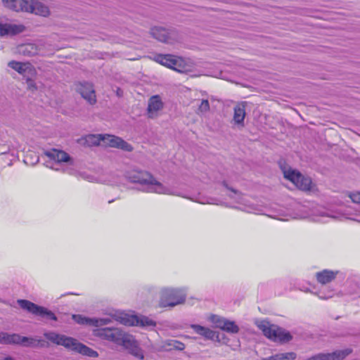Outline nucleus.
Here are the masks:
<instances>
[{
    "instance_id": "obj_1",
    "label": "nucleus",
    "mask_w": 360,
    "mask_h": 360,
    "mask_svg": "<svg viewBox=\"0 0 360 360\" xmlns=\"http://www.w3.org/2000/svg\"><path fill=\"white\" fill-rule=\"evenodd\" d=\"M126 177L131 183L144 186L146 187L144 191L146 192L176 195L172 192L170 188L165 187L151 174L146 171L133 169L127 172Z\"/></svg>"
},
{
    "instance_id": "obj_2",
    "label": "nucleus",
    "mask_w": 360,
    "mask_h": 360,
    "mask_svg": "<svg viewBox=\"0 0 360 360\" xmlns=\"http://www.w3.org/2000/svg\"><path fill=\"white\" fill-rule=\"evenodd\" d=\"M259 328L264 335L270 340L282 343L290 341L292 336L289 332L271 324L269 321H262L258 324Z\"/></svg>"
},
{
    "instance_id": "obj_3",
    "label": "nucleus",
    "mask_w": 360,
    "mask_h": 360,
    "mask_svg": "<svg viewBox=\"0 0 360 360\" xmlns=\"http://www.w3.org/2000/svg\"><path fill=\"white\" fill-rule=\"evenodd\" d=\"M94 335L102 340L111 342L119 346H123L130 335L118 328L109 327L96 330Z\"/></svg>"
},
{
    "instance_id": "obj_4",
    "label": "nucleus",
    "mask_w": 360,
    "mask_h": 360,
    "mask_svg": "<svg viewBox=\"0 0 360 360\" xmlns=\"http://www.w3.org/2000/svg\"><path fill=\"white\" fill-rule=\"evenodd\" d=\"M186 293L181 289L165 288L162 290L160 304L162 307H174L186 300Z\"/></svg>"
},
{
    "instance_id": "obj_5",
    "label": "nucleus",
    "mask_w": 360,
    "mask_h": 360,
    "mask_svg": "<svg viewBox=\"0 0 360 360\" xmlns=\"http://www.w3.org/2000/svg\"><path fill=\"white\" fill-rule=\"evenodd\" d=\"M18 305L24 310L48 320L57 321L56 316L47 308L39 306L27 300H18Z\"/></svg>"
},
{
    "instance_id": "obj_6",
    "label": "nucleus",
    "mask_w": 360,
    "mask_h": 360,
    "mask_svg": "<svg viewBox=\"0 0 360 360\" xmlns=\"http://www.w3.org/2000/svg\"><path fill=\"white\" fill-rule=\"evenodd\" d=\"M39 340L32 338L21 336L19 334H9L6 332H0V344L36 347L39 345Z\"/></svg>"
},
{
    "instance_id": "obj_7",
    "label": "nucleus",
    "mask_w": 360,
    "mask_h": 360,
    "mask_svg": "<svg viewBox=\"0 0 360 360\" xmlns=\"http://www.w3.org/2000/svg\"><path fill=\"white\" fill-rule=\"evenodd\" d=\"M284 177L292 181L300 190L309 191L311 188V179L303 176L297 171L291 169L285 171Z\"/></svg>"
},
{
    "instance_id": "obj_8",
    "label": "nucleus",
    "mask_w": 360,
    "mask_h": 360,
    "mask_svg": "<svg viewBox=\"0 0 360 360\" xmlns=\"http://www.w3.org/2000/svg\"><path fill=\"white\" fill-rule=\"evenodd\" d=\"M121 323L125 326H139L142 327H155L156 322L147 316L136 315H127L119 316L117 319Z\"/></svg>"
},
{
    "instance_id": "obj_9",
    "label": "nucleus",
    "mask_w": 360,
    "mask_h": 360,
    "mask_svg": "<svg viewBox=\"0 0 360 360\" xmlns=\"http://www.w3.org/2000/svg\"><path fill=\"white\" fill-rule=\"evenodd\" d=\"M153 60L170 69L174 70L177 72H181V63L182 60L181 58H176V56L171 54H156L154 56Z\"/></svg>"
},
{
    "instance_id": "obj_10",
    "label": "nucleus",
    "mask_w": 360,
    "mask_h": 360,
    "mask_svg": "<svg viewBox=\"0 0 360 360\" xmlns=\"http://www.w3.org/2000/svg\"><path fill=\"white\" fill-rule=\"evenodd\" d=\"M151 35L157 40L167 44H172L177 39L175 30H166L162 27H154L150 30Z\"/></svg>"
},
{
    "instance_id": "obj_11",
    "label": "nucleus",
    "mask_w": 360,
    "mask_h": 360,
    "mask_svg": "<svg viewBox=\"0 0 360 360\" xmlns=\"http://www.w3.org/2000/svg\"><path fill=\"white\" fill-rule=\"evenodd\" d=\"M44 337L51 342L58 345H62L71 349L75 342V338L67 337L64 335L58 334L55 332H47L44 334Z\"/></svg>"
},
{
    "instance_id": "obj_12",
    "label": "nucleus",
    "mask_w": 360,
    "mask_h": 360,
    "mask_svg": "<svg viewBox=\"0 0 360 360\" xmlns=\"http://www.w3.org/2000/svg\"><path fill=\"white\" fill-rule=\"evenodd\" d=\"M72 318L78 324L93 326L96 327L106 325L110 322V319L109 318L91 319L84 316L81 314H73Z\"/></svg>"
},
{
    "instance_id": "obj_13",
    "label": "nucleus",
    "mask_w": 360,
    "mask_h": 360,
    "mask_svg": "<svg viewBox=\"0 0 360 360\" xmlns=\"http://www.w3.org/2000/svg\"><path fill=\"white\" fill-rule=\"evenodd\" d=\"M102 140L110 147L117 148L128 152L133 150V147L129 143L118 136L105 134L102 137Z\"/></svg>"
},
{
    "instance_id": "obj_14",
    "label": "nucleus",
    "mask_w": 360,
    "mask_h": 360,
    "mask_svg": "<svg viewBox=\"0 0 360 360\" xmlns=\"http://www.w3.org/2000/svg\"><path fill=\"white\" fill-rule=\"evenodd\" d=\"M77 91L89 104L94 105L96 103L95 90L92 84L89 82L80 83L77 86Z\"/></svg>"
},
{
    "instance_id": "obj_15",
    "label": "nucleus",
    "mask_w": 360,
    "mask_h": 360,
    "mask_svg": "<svg viewBox=\"0 0 360 360\" xmlns=\"http://www.w3.org/2000/svg\"><path fill=\"white\" fill-rule=\"evenodd\" d=\"M124 345L122 346L128 352L134 356L135 358L143 360L144 359V354L142 349L138 345L137 342L133 338L132 335H129V338L127 340Z\"/></svg>"
},
{
    "instance_id": "obj_16",
    "label": "nucleus",
    "mask_w": 360,
    "mask_h": 360,
    "mask_svg": "<svg viewBox=\"0 0 360 360\" xmlns=\"http://www.w3.org/2000/svg\"><path fill=\"white\" fill-rule=\"evenodd\" d=\"M7 8L14 11L27 12L31 7L28 6L30 0H0Z\"/></svg>"
},
{
    "instance_id": "obj_17",
    "label": "nucleus",
    "mask_w": 360,
    "mask_h": 360,
    "mask_svg": "<svg viewBox=\"0 0 360 360\" xmlns=\"http://www.w3.org/2000/svg\"><path fill=\"white\" fill-rule=\"evenodd\" d=\"M28 6L31 7V8L27 9V13H34L44 17L49 15V7L37 0H30Z\"/></svg>"
},
{
    "instance_id": "obj_18",
    "label": "nucleus",
    "mask_w": 360,
    "mask_h": 360,
    "mask_svg": "<svg viewBox=\"0 0 360 360\" xmlns=\"http://www.w3.org/2000/svg\"><path fill=\"white\" fill-rule=\"evenodd\" d=\"M190 327L195 333L200 335L206 340H214L216 338H218L216 332L209 328L198 324H191Z\"/></svg>"
},
{
    "instance_id": "obj_19",
    "label": "nucleus",
    "mask_w": 360,
    "mask_h": 360,
    "mask_svg": "<svg viewBox=\"0 0 360 360\" xmlns=\"http://www.w3.org/2000/svg\"><path fill=\"white\" fill-rule=\"evenodd\" d=\"M24 30L23 25L13 24H3L0 22V36L15 35L21 33Z\"/></svg>"
},
{
    "instance_id": "obj_20",
    "label": "nucleus",
    "mask_w": 360,
    "mask_h": 360,
    "mask_svg": "<svg viewBox=\"0 0 360 360\" xmlns=\"http://www.w3.org/2000/svg\"><path fill=\"white\" fill-rule=\"evenodd\" d=\"M44 154L51 160H53L58 163L68 162L71 160L70 156L66 152L55 148L46 151Z\"/></svg>"
},
{
    "instance_id": "obj_21",
    "label": "nucleus",
    "mask_w": 360,
    "mask_h": 360,
    "mask_svg": "<svg viewBox=\"0 0 360 360\" xmlns=\"http://www.w3.org/2000/svg\"><path fill=\"white\" fill-rule=\"evenodd\" d=\"M163 107V103L158 96H152L148 105V117L153 118L156 116L157 112Z\"/></svg>"
},
{
    "instance_id": "obj_22",
    "label": "nucleus",
    "mask_w": 360,
    "mask_h": 360,
    "mask_svg": "<svg viewBox=\"0 0 360 360\" xmlns=\"http://www.w3.org/2000/svg\"><path fill=\"white\" fill-rule=\"evenodd\" d=\"M75 345L72 347L71 350L77 352L83 355L89 356V357H98V353L92 349L91 348L87 347L86 345L79 342L76 339H75V342H73Z\"/></svg>"
},
{
    "instance_id": "obj_23",
    "label": "nucleus",
    "mask_w": 360,
    "mask_h": 360,
    "mask_svg": "<svg viewBox=\"0 0 360 360\" xmlns=\"http://www.w3.org/2000/svg\"><path fill=\"white\" fill-rule=\"evenodd\" d=\"M352 349L346 348L341 350H336L332 353H322L323 360H344L347 356L352 354Z\"/></svg>"
},
{
    "instance_id": "obj_24",
    "label": "nucleus",
    "mask_w": 360,
    "mask_h": 360,
    "mask_svg": "<svg viewBox=\"0 0 360 360\" xmlns=\"http://www.w3.org/2000/svg\"><path fill=\"white\" fill-rule=\"evenodd\" d=\"M8 66L17 71L20 75H25L26 73H32L35 72L33 67L30 63H20L15 60L9 62Z\"/></svg>"
},
{
    "instance_id": "obj_25",
    "label": "nucleus",
    "mask_w": 360,
    "mask_h": 360,
    "mask_svg": "<svg viewBox=\"0 0 360 360\" xmlns=\"http://www.w3.org/2000/svg\"><path fill=\"white\" fill-rule=\"evenodd\" d=\"M338 271L324 269L316 274V278L319 283L321 284H326L333 281L338 274Z\"/></svg>"
},
{
    "instance_id": "obj_26",
    "label": "nucleus",
    "mask_w": 360,
    "mask_h": 360,
    "mask_svg": "<svg viewBox=\"0 0 360 360\" xmlns=\"http://www.w3.org/2000/svg\"><path fill=\"white\" fill-rule=\"evenodd\" d=\"M162 348L165 351H183L185 349V344L175 339H169L162 342Z\"/></svg>"
},
{
    "instance_id": "obj_27",
    "label": "nucleus",
    "mask_w": 360,
    "mask_h": 360,
    "mask_svg": "<svg viewBox=\"0 0 360 360\" xmlns=\"http://www.w3.org/2000/svg\"><path fill=\"white\" fill-rule=\"evenodd\" d=\"M18 52L25 56H34L38 53V48L34 44H21L18 47Z\"/></svg>"
},
{
    "instance_id": "obj_28",
    "label": "nucleus",
    "mask_w": 360,
    "mask_h": 360,
    "mask_svg": "<svg viewBox=\"0 0 360 360\" xmlns=\"http://www.w3.org/2000/svg\"><path fill=\"white\" fill-rule=\"evenodd\" d=\"M245 117V108L243 103L238 104L234 107L233 120L236 124L243 126Z\"/></svg>"
},
{
    "instance_id": "obj_29",
    "label": "nucleus",
    "mask_w": 360,
    "mask_h": 360,
    "mask_svg": "<svg viewBox=\"0 0 360 360\" xmlns=\"http://www.w3.org/2000/svg\"><path fill=\"white\" fill-rule=\"evenodd\" d=\"M296 358L295 352L280 353L271 356L267 358H263L260 360H293Z\"/></svg>"
},
{
    "instance_id": "obj_30",
    "label": "nucleus",
    "mask_w": 360,
    "mask_h": 360,
    "mask_svg": "<svg viewBox=\"0 0 360 360\" xmlns=\"http://www.w3.org/2000/svg\"><path fill=\"white\" fill-rule=\"evenodd\" d=\"M221 330L229 333L236 334L239 331V327L234 321L226 320L221 326Z\"/></svg>"
},
{
    "instance_id": "obj_31",
    "label": "nucleus",
    "mask_w": 360,
    "mask_h": 360,
    "mask_svg": "<svg viewBox=\"0 0 360 360\" xmlns=\"http://www.w3.org/2000/svg\"><path fill=\"white\" fill-rule=\"evenodd\" d=\"M227 319L224 318H221L217 315H212L211 317V321L216 324V326L221 329V326L224 324V322H226Z\"/></svg>"
},
{
    "instance_id": "obj_32",
    "label": "nucleus",
    "mask_w": 360,
    "mask_h": 360,
    "mask_svg": "<svg viewBox=\"0 0 360 360\" xmlns=\"http://www.w3.org/2000/svg\"><path fill=\"white\" fill-rule=\"evenodd\" d=\"M210 110V103L208 100H202L200 105L198 107V111L201 112H206Z\"/></svg>"
},
{
    "instance_id": "obj_33",
    "label": "nucleus",
    "mask_w": 360,
    "mask_h": 360,
    "mask_svg": "<svg viewBox=\"0 0 360 360\" xmlns=\"http://www.w3.org/2000/svg\"><path fill=\"white\" fill-rule=\"evenodd\" d=\"M26 83L27 85V89L32 91H36L37 89V86L34 81L32 79L27 78L26 79Z\"/></svg>"
},
{
    "instance_id": "obj_34",
    "label": "nucleus",
    "mask_w": 360,
    "mask_h": 360,
    "mask_svg": "<svg viewBox=\"0 0 360 360\" xmlns=\"http://www.w3.org/2000/svg\"><path fill=\"white\" fill-rule=\"evenodd\" d=\"M349 198L352 202L360 204V192L350 193Z\"/></svg>"
},
{
    "instance_id": "obj_35",
    "label": "nucleus",
    "mask_w": 360,
    "mask_h": 360,
    "mask_svg": "<svg viewBox=\"0 0 360 360\" xmlns=\"http://www.w3.org/2000/svg\"><path fill=\"white\" fill-rule=\"evenodd\" d=\"M224 186H225L228 189L231 190V191H233V193H237V191H236V190H235V189H233V188H229V187H228V186H227V185H226L225 183H224Z\"/></svg>"
},
{
    "instance_id": "obj_36",
    "label": "nucleus",
    "mask_w": 360,
    "mask_h": 360,
    "mask_svg": "<svg viewBox=\"0 0 360 360\" xmlns=\"http://www.w3.org/2000/svg\"><path fill=\"white\" fill-rule=\"evenodd\" d=\"M319 297H320V298H321V299H327V298H328V297H323V296H319Z\"/></svg>"
},
{
    "instance_id": "obj_37",
    "label": "nucleus",
    "mask_w": 360,
    "mask_h": 360,
    "mask_svg": "<svg viewBox=\"0 0 360 360\" xmlns=\"http://www.w3.org/2000/svg\"><path fill=\"white\" fill-rule=\"evenodd\" d=\"M113 201H114V200H109V202H109V203H111V202H112Z\"/></svg>"
}]
</instances>
